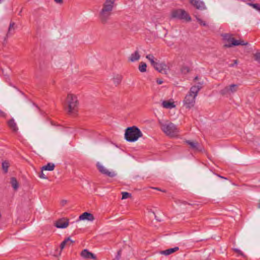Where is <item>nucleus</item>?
<instances>
[{"label":"nucleus","instance_id":"nucleus-1","mask_svg":"<svg viewBox=\"0 0 260 260\" xmlns=\"http://www.w3.org/2000/svg\"><path fill=\"white\" fill-rule=\"evenodd\" d=\"M115 6V0H106L103 5L102 9L99 13V17L103 24H106L112 14Z\"/></svg>","mask_w":260,"mask_h":260},{"label":"nucleus","instance_id":"nucleus-2","mask_svg":"<svg viewBox=\"0 0 260 260\" xmlns=\"http://www.w3.org/2000/svg\"><path fill=\"white\" fill-rule=\"evenodd\" d=\"M200 90V88L196 87H191L189 92L186 95L183 101V106L187 109H190L196 103V98Z\"/></svg>","mask_w":260,"mask_h":260},{"label":"nucleus","instance_id":"nucleus-3","mask_svg":"<svg viewBox=\"0 0 260 260\" xmlns=\"http://www.w3.org/2000/svg\"><path fill=\"white\" fill-rule=\"evenodd\" d=\"M125 139L128 142L136 141L143 136L142 133L139 128L136 126L127 128L125 133Z\"/></svg>","mask_w":260,"mask_h":260},{"label":"nucleus","instance_id":"nucleus-4","mask_svg":"<svg viewBox=\"0 0 260 260\" xmlns=\"http://www.w3.org/2000/svg\"><path fill=\"white\" fill-rule=\"evenodd\" d=\"M66 104L68 105V110L70 114H74L77 112L78 102L76 95L68 94L66 99Z\"/></svg>","mask_w":260,"mask_h":260},{"label":"nucleus","instance_id":"nucleus-5","mask_svg":"<svg viewBox=\"0 0 260 260\" xmlns=\"http://www.w3.org/2000/svg\"><path fill=\"white\" fill-rule=\"evenodd\" d=\"M161 129L167 135L171 137L177 136L179 133L177 126L172 122H167L162 124Z\"/></svg>","mask_w":260,"mask_h":260},{"label":"nucleus","instance_id":"nucleus-6","mask_svg":"<svg viewBox=\"0 0 260 260\" xmlns=\"http://www.w3.org/2000/svg\"><path fill=\"white\" fill-rule=\"evenodd\" d=\"M171 16L172 18L185 20L188 21L191 20V18L188 13L182 9H175L172 10L171 13Z\"/></svg>","mask_w":260,"mask_h":260},{"label":"nucleus","instance_id":"nucleus-7","mask_svg":"<svg viewBox=\"0 0 260 260\" xmlns=\"http://www.w3.org/2000/svg\"><path fill=\"white\" fill-rule=\"evenodd\" d=\"M96 165L98 170L102 174L110 177H114L116 176V173L114 171H109L100 162H98Z\"/></svg>","mask_w":260,"mask_h":260},{"label":"nucleus","instance_id":"nucleus-8","mask_svg":"<svg viewBox=\"0 0 260 260\" xmlns=\"http://www.w3.org/2000/svg\"><path fill=\"white\" fill-rule=\"evenodd\" d=\"M153 68L159 73L167 74V66L164 62H156L153 66Z\"/></svg>","mask_w":260,"mask_h":260},{"label":"nucleus","instance_id":"nucleus-9","mask_svg":"<svg viewBox=\"0 0 260 260\" xmlns=\"http://www.w3.org/2000/svg\"><path fill=\"white\" fill-rule=\"evenodd\" d=\"M185 142L186 144L189 145L190 148L194 150L198 151H201L202 150V147L197 142H194L190 140H186Z\"/></svg>","mask_w":260,"mask_h":260},{"label":"nucleus","instance_id":"nucleus-10","mask_svg":"<svg viewBox=\"0 0 260 260\" xmlns=\"http://www.w3.org/2000/svg\"><path fill=\"white\" fill-rule=\"evenodd\" d=\"M190 3L198 9L203 10L205 9L204 2L200 0H189Z\"/></svg>","mask_w":260,"mask_h":260},{"label":"nucleus","instance_id":"nucleus-11","mask_svg":"<svg viewBox=\"0 0 260 260\" xmlns=\"http://www.w3.org/2000/svg\"><path fill=\"white\" fill-rule=\"evenodd\" d=\"M69 225L68 219L62 218L59 219L55 223V226L57 228L64 229L67 228Z\"/></svg>","mask_w":260,"mask_h":260},{"label":"nucleus","instance_id":"nucleus-12","mask_svg":"<svg viewBox=\"0 0 260 260\" xmlns=\"http://www.w3.org/2000/svg\"><path fill=\"white\" fill-rule=\"evenodd\" d=\"M7 124L9 128L12 131L13 133H16L18 132V127L14 118H12L11 119L8 121Z\"/></svg>","mask_w":260,"mask_h":260},{"label":"nucleus","instance_id":"nucleus-13","mask_svg":"<svg viewBox=\"0 0 260 260\" xmlns=\"http://www.w3.org/2000/svg\"><path fill=\"white\" fill-rule=\"evenodd\" d=\"M79 219L82 220H87L88 221H93L94 218L92 214L85 212L80 215Z\"/></svg>","mask_w":260,"mask_h":260},{"label":"nucleus","instance_id":"nucleus-14","mask_svg":"<svg viewBox=\"0 0 260 260\" xmlns=\"http://www.w3.org/2000/svg\"><path fill=\"white\" fill-rule=\"evenodd\" d=\"M248 44L247 42H245L244 41L241 40H234L233 43H231L230 44H225L224 46L226 47H231L233 46H238V45H247Z\"/></svg>","mask_w":260,"mask_h":260},{"label":"nucleus","instance_id":"nucleus-15","mask_svg":"<svg viewBox=\"0 0 260 260\" xmlns=\"http://www.w3.org/2000/svg\"><path fill=\"white\" fill-rule=\"evenodd\" d=\"M81 255L85 258L95 259L96 258L95 256L92 253L88 251L87 249H84L82 251Z\"/></svg>","mask_w":260,"mask_h":260},{"label":"nucleus","instance_id":"nucleus-16","mask_svg":"<svg viewBox=\"0 0 260 260\" xmlns=\"http://www.w3.org/2000/svg\"><path fill=\"white\" fill-rule=\"evenodd\" d=\"M140 58V55L138 50L135 51L133 53H132L129 57L128 60L131 62H135L138 60Z\"/></svg>","mask_w":260,"mask_h":260},{"label":"nucleus","instance_id":"nucleus-17","mask_svg":"<svg viewBox=\"0 0 260 260\" xmlns=\"http://www.w3.org/2000/svg\"><path fill=\"white\" fill-rule=\"evenodd\" d=\"M178 249H179V247H175L174 248H169V249H166L165 250L161 251L160 252V253L161 254L165 255H169L176 252Z\"/></svg>","mask_w":260,"mask_h":260},{"label":"nucleus","instance_id":"nucleus-18","mask_svg":"<svg viewBox=\"0 0 260 260\" xmlns=\"http://www.w3.org/2000/svg\"><path fill=\"white\" fill-rule=\"evenodd\" d=\"M55 165L53 163L49 162L46 165H45L42 167V170L45 171H53L54 169Z\"/></svg>","mask_w":260,"mask_h":260},{"label":"nucleus","instance_id":"nucleus-19","mask_svg":"<svg viewBox=\"0 0 260 260\" xmlns=\"http://www.w3.org/2000/svg\"><path fill=\"white\" fill-rule=\"evenodd\" d=\"M10 183L13 189L15 190H17L19 187V184L15 177H12L11 178Z\"/></svg>","mask_w":260,"mask_h":260},{"label":"nucleus","instance_id":"nucleus-20","mask_svg":"<svg viewBox=\"0 0 260 260\" xmlns=\"http://www.w3.org/2000/svg\"><path fill=\"white\" fill-rule=\"evenodd\" d=\"M163 107L167 109H172L175 107V105L173 102H170L168 101H164L162 103Z\"/></svg>","mask_w":260,"mask_h":260},{"label":"nucleus","instance_id":"nucleus-21","mask_svg":"<svg viewBox=\"0 0 260 260\" xmlns=\"http://www.w3.org/2000/svg\"><path fill=\"white\" fill-rule=\"evenodd\" d=\"M14 25H15L14 22H10L9 27L8 29V31L7 34V37H9V36H11L14 34V29H15Z\"/></svg>","mask_w":260,"mask_h":260},{"label":"nucleus","instance_id":"nucleus-22","mask_svg":"<svg viewBox=\"0 0 260 260\" xmlns=\"http://www.w3.org/2000/svg\"><path fill=\"white\" fill-rule=\"evenodd\" d=\"M223 38L225 41H227L228 43V44L233 43V41L235 40L232 35L228 34H224L223 35Z\"/></svg>","mask_w":260,"mask_h":260},{"label":"nucleus","instance_id":"nucleus-23","mask_svg":"<svg viewBox=\"0 0 260 260\" xmlns=\"http://www.w3.org/2000/svg\"><path fill=\"white\" fill-rule=\"evenodd\" d=\"M68 243H70V244H71L73 243V241H72L70 238L66 239L60 244V247L61 249H63L65 247L66 245H67Z\"/></svg>","mask_w":260,"mask_h":260},{"label":"nucleus","instance_id":"nucleus-24","mask_svg":"<svg viewBox=\"0 0 260 260\" xmlns=\"http://www.w3.org/2000/svg\"><path fill=\"white\" fill-rule=\"evenodd\" d=\"M10 166V164L8 161L5 160L2 162V169L4 172V173H7L8 171V168Z\"/></svg>","mask_w":260,"mask_h":260},{"label":"nucleus","instance_id":"nucleus-25","mask_svg":"<svg viewBox=\"0 0 260 260\" xmlns=\"http://www.w3.org/2000/svg\"><path fill=\"white\" fill-rule=\"evenodd\" d=\"M146 58L150 62L152 66H153L154 64L156 62V61H155V58L154 56L151 54H148L146 56Z\"/></svg>","mask_w":260,"mask_h":260},{"label":"nucleus","instance_id":"nucleus-26","mask_svg":"<svg viewBox=\"0 0 260 260\" xmlns=\"http://www.w3.org/2000/svg\"><path fill=\"white\" fill-rule=\"evenodd\" d=\"M229 87L231 94L236 92L238 90V85L237 84H231Z\"/></svg>","mask_w":260,"mask_h":260},{"label":"nucleus","instance_id":"nucleus-27","mask_svg":"<svg viewBox=\"0 0 260 260\" xmlns=\"http://www.w3.org/2000/svg\"><path fill=\"white\" fill-rule=\"evenodd\" d=\"M221 94L223 95H230L231 93L228 86H225L224 88L220 91Z\"/></svg>","mask_w":260,"mask_h":260},{"label":"nucleus","instance_id":"nucleus-28","mask_svg":"<svg viewBox=\"0 0 260 260\" xmlns=\"http://www.w3.org/2000/svg\"><path fill=\"white\" fill-rule=\"evenodd\" d=\"M122 80V76L121 75H117L115 77L113 78V82L115 84L116 86L119 85Z\"/></svg>","mask_w":260,"mask_h":260},{"label":"nucleus","instance_id":"nucleus-29","mask_svg":"<svg viewBox=\"0 0 260 260\" xmlns=\"http://www.w3.org/2000/svg\"><path fill=\"white\" fill-rule=\"evenodd\" d=\"M147 64L146 63L141 62L139 66V70L141 72L146 71Z\"/></svg>","mask_w":260,"mask_h":260},{"label":"nucleus","instance_id":"nucleus-30","mask_svg":"<svg viewBox=\"0 0 260 260\" xmlns=\"http://www.w3.org/2000/svg\"><path fill=\"white\" fill-rule=\"evenodd\" d=\"M190 71V69H189V68L187 66H182V68H181V72H182V73L183 74H187V73H188Z\"/></svg>","mask_w":260,"mask_h":260},{"label":"nucleus","instance_id":"nucleus-31","mask_svg":"<svg viewBox=\"0 0 260 260\" xmlns=\"http://www.w3.org/2000/svg\"><path fill=\"white\" fill-rule=\"evenodd\" d=\"M131 196V194L127 192H122V200L126 199Z\"/></svg>","mask_w":260,"mask_h":260},{"label":"nucleus","instance_id":"nucleus-32","mask_svg":"<svg viewBox=\"0 0 260 260\" xmlns=\"http://www.w3.org/2000/svg\"><path fill=\"white\" fill-rule=\"evenodd\" d=\"M197 20H198V22L201 25H203V26H207V23H206L205 21H203L202 19L199 18H197Z\"/></svg>","mask_w":260,"mask_h":260},{"label":"nucleus","instance_id":"nucleus-33","mask_svg":"<svg viewBox=\"0 0 260 260\" xmlns=\"http://www.w3.org/2000/svg\"><path fill=\"white\" fill-rule=\"evenodd\" d=\"M203 81H200L198 83L197 85H193L191 87H196L200 88V90L203 88Z\"/></svg>","mask_w":260,"mask_h":260},{"label":"nucleus","instance_id":"nucleus-34","mask_svg":"<svg viewBox=\"0 0 260 260\" xmlns=\"http://www.w3.org/2000/svg\"><path fill=\"white\" fill-rule=\"evenodd\" d=\"M254 56L255 60L258 62H260V53L257 52L254 54Z\"/></svg>","mask_w":260,"mask_h":260},{"label":"nucleus","instance_id":"nucleus-35","mask_svg":"<svg viewBox=\"0 0 260 260\" xmlns=\"http://www.w3.org/2000/svg\"><path fill=\"white\" fill-rule=\"evenodd\" d=\"M121 252H122V251L121 249L118 250V251L117 252V254L116 256V258L114 260H119L120 259V258L121 255Z\"/></svg>","mask_w":260,"mask_h":260},{"label":"nucleus","instance_id":"nucleus-36","mask_svg":"<svg viewBox=\"0 0 260 260\" xmlns=\"http://www.w3.org/2000/svg\"><path fill=\"white\" fill-rule=\"evenodd\" d=\"M7 116V114L0 109V117L2 118H6Z\"/></svg>","mask_w":260,"mask_h":260},{"label":"nucleus","instance_id":"nucleus-37","mask_svg":"<svg viewBox=\"0 0 260 260\" xmlns=\"http://www.w3.org/2000/svg\"><path fill=\"white\" fill-rule=\"evenodd\" d=\"M39 177L41 178H42V179H47V178L46 176L43 172L42 170V172H41V173L39 175Z\"/></svg>","mask_w":260,"mask_h":260},{"label":"nucleus","instance_id":"nucleus-38","mask_svg":"<svg viewBox=\"0 0 260 260\" xmlns=\"http://www.w3.org/2000/svg\"><path fill=\"white\" fill-rule=\"evenodd\" d=\"M234 250L239 254L243 255V253L240 250L238 249H235Z\"/></svg>","mask_w":260,"mask_h":260},{"label":"nucleus","instance_id":"nucleus-39","mask_svg":"<svg viewBox=\"0 0 260 260\" xmlns=\"http://www.w3.org/2000/svg\"><path fill=\"white\" fill-rule=\"evenodd\" d=\"M237 64V60H234V63H233V64H230L229 67H234L235 65Z\"/></svg>","mask_w":260,"mask_h":260},{"label":"nucleus","instance_id":"nucleus-40","mask_svg":"<svg viewBox=\"0 0 260 260\" xmlns=\"http://www.w3.org/2000/svg\"><path fill=\"white\" fill-rule=\"evenodd\" d=\"M156 82L158 84L160 85L161 84L163 83V81L160 79H157L156 80Z\"/></svg>","mask_w":260,"mask_h":260},{"label":"nucleus","instance_id":"nucleus-41","mask_svg":"<svg viewBox=\"0 0 260 260\" xmlns=\"http://www.w3.org/2000/svg\"><path fill=\"white\" fill-rule=\"evenodd\" d=\"M56 3L61 4L63 2V0H54Z\"/></svg>","mask_w":260,"mask_h":260},{"label":"nucleus","instance_id":"nucleus-42","mask_svg":"<svg viewBox=\"0 0 260 260\" xmlns=\"http://www.w3.org/2000/svg\"><path fill=\"white\" fill-rule=\"evenodd\" d=\"M66 202H67V201H66V200H63V201L61 202L62 205V206L64 205V204H66Z\"/></svg>","mask_w":260,"mask_h":260},{"label":"nucleus","instance_id":"nucleus-43","mask_svg":"<svg viewBox=\"0 0 260 260\" xmlns=\"http://www.w3.org/2000/svg\"><path fill=\"white\" fill-rule=\"evenodd\" d=\"M199 79V77L197 76H196V77L194 78V81H196L198 80Z\"/></svg>","mask_w":260,"mask_h":260},{"label":"nucleus","instance_id":"nucleus-44","mask_svg":"<svg viewBox=\"0 0 260 260\" xmlns=\"http://www.w3.org/2000/svg\"><path fill=\"white\" fill-rule=\"evenodd\" d=\"M33 105H34L35 106H36V107L37 109H38V110L39 109V107H38V106H37V105H36L34 103L33 104Z\"/></svg>","mask_w":260,"mask_h":260},{"label":"nucleus","instance_id":"nucleus-45","mask_svg":"<svg viewBox=\"0 0 260 260\" xmlns=\"http://www.w3.org/2000/svg\"><path fill=\"white\" fill-rule=\"evenodd\" d=\"M219 177H220V178H221L226 179V178H224V177H222V176H219Z\"/></svg>","mask_w":260,"mask_h":260},{"label":"nucleus","instance_id":"nucleus-46","mask_svg":"<svg viewBox=\"0 0 260 260\" xmlns=\"http://www.w3.org/2000/svg\"><path fill=\"white\" fill-rule=\"evenodd\" d=\"M258 208H260V203H259V204H258Z\"/></svg>","mask_w":260,"mask_h":260},{"label":"nucleus","instance_id":"nucleus-47","mask_svg":"<svg viewBox=\"0 0 260 260\" xmlns=\"http://www.w3.org/2000/svg\"><path fill=\"white\" fill-rule=\"evenodd\" d=\"M3 0H0V3L3 1Z\"/></svg>","mask_w":260,"mask_h":260}]
</instances>
